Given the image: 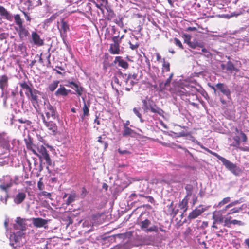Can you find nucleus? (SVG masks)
<instances>
[{"instance_id": "nucleus-63", "label": "nucleus", "mask_w": 249, "mask_h": 249, "mask_svg": "<svg viewBox=\"0 0 249 249\" xmlns=\"http://www.w3.org/2000/svg\"><path fill=\"white\" fill-rule=\"evenodd\" d=\"M230 222H231V221L230 220V218H229L228 217L226 218L224 220L225 225L231 224Z\"/></svg>"}, {"instance_id": "nucleus-18", "label": "nucleus", "mask_w": 249, "mask_h": 249, "mask_svg": "<svg viewBox=\"0 0 249 249\" xmlns=\"http://www.w3.org/2000/svg\"><path fill=\"white\" fill-rule=\"evenodd\" d=\"M0 14L1 16L9 21H12L13 16L10 14L3 6H0Z\"/></svg>"}, {"instance_id": "nucleus-36", "label": "nucleus", "mask_w": 249, "mask_h": 249, "mask_svg": "<svg viewBox=\"0 0 249 249\" xmlns=\"http://www.w3.org/2000/svg\"><path fill=\"white\" fill-rule=\"evenodd\" d=\"M226 69L227 71H237V69L235 68L233 64L230 61L227 62Z\"/></svg>"}, {"instance_id": "nucleus-30", "label": "nucleus", "mask_w": 249, "mask_h": 249, "mask_svg": "<svg viewBox=\"0 0 249 249\" xmlns=\"http://www.w3.org/2000/svg\"><path fill=\"white\" fill-rule=\"evenodd\" d=\"M187 43L190 47L193 49H195L197 47H199L200 48H202L203 47V45L202 43L198 42L197 41H188Z\"/></svg>"}, {"instance_id": "nucleus-53", "label": "nucleus", "mask_w": 249, "mask_h": 249, "mask_svg": "<svg viewBox=\"0 0 249 249\" xmlns=\"http://www.w3.org/2000/svg\"><path fill=\"white\" fill-rule=\"evenodd\" d=\"M18 121L20 123H27L28 124H30L31 123V122L30 121L26 119L23 120L22 119H19L18 120Z\"/></svg>"}, {"instance_id": "nucleus-22", "label": "nucleus", "mask_w": 249, "mask_h": 249, "mask_svg": "<svg viewBox=\"0 0 249 249\" xmlns=\"http://www.w3.org/2000/svg\"><path fill=\"white\" fill-rule=\"evenodd\" d=\"M117 75L120 79H122L124 81L126 85L129 84L130 75H128V74L123 73L121 71H117Z\"/></svg>"}, {"instance_id": "nucleus-28", "label": "nucleus", "mask_w": 249, "mask_h": 249, "mask_svg": "<svg viewBox=\"0 0 249 249\" xmlns=\"http://www.w3.org/2000/svg\"><path fill=\"white\" fill-rule=\"evenodd\" d=\"M25 143H26V147H27V149L32 151V152L34 154H37V152L34 148V145L33 144L31 140V139H29V140L25 139Z\"/></svg>"}, {"instance_id": "nucleus-35", "label": "nucleus", "mask_w": 249, "mask_h": 249, "mask_svg": "<svg viewBox=\"0 0 249 249\" xmlns=\"http://www.w3.org/2000/svg\"><path fill=\"white\" fill-rule=\"evenodd\" d=\"M163 64H162V69L163 71H170V63L168 62H166L164 58H163Z\"/></svg>"}, {"instance_id": "nucleus-57", "label": "nucleus", "mask_w": 249, "mask_h": 249, "mask_svg": "<svg viewBox=\"0 0 249 249\" xmlns=\"http://www.w3.org/2000/svg\"><path fill=\"white\" fill-rule=\"evenodd\" d=\"M137 83V81H134V80H133V79H130V80H129V84H128V85H127V86H131V87H133V86H134L135 84H136Z\"/></svg>"}, {"instance_id": "nucleus-5", "label": "nucleus", "mask_w": 249, "mask_h": 249, "mask_svg": "<svg viewBox=\"0 0 249 249\" xmlns=\"http://www.w3.org/2000/svg\"><path fill=\"white\" fill-rule=\"evenodd\" d=\"M57 28L64 42L66 44L65 39L67 36V32L69 30V25L64 19H61L60 22H57Z\"/></svg>"}, {"instance_id": "nucleus-55", "label": "nucleus", "mask_w": 249, "mask_h": 249, "mask_svg": "<svg viewBox=\"0 0 249 249\" xmlns=\"http://www.w3.org/2000/svg\"><path fill=\"white\" fill-rule=\"evenodd\" d=\"M129 45H130V48L132 49V50H135L136 49H137L138 46H139V45L136 44H133L131 43V42H129Z\"/></svg>"}, {"instance_id": "nucleus-9", "label": "nucleus", "mask_w": 249, "mask_h": 249, "mask_svg": "<svg viewBox=\"0 0 249 249\" xmlns=\"http://www.w3.org/2000/svg\"><path fill=\"white\" fill-rule=\"evenodd\" d=\"M205 211V210L203 208L202 205H199L189 213L188 219L189 220L194 219L200 215Z\"/></svg>"}, {"instance_id": "nucleus-12", "label": "nucleus", "mask_w": 249, "mask_h": 249, "mask_svg": "<svg viewBox=\"0 0 249 249\" xmlns=\"http://www.w3.org/2000/svg\"><path fill=\"white\" fill-rule=\"evenodd\" d=\"M33 225L37 228L47 227L48 220L41 218H33L32 219Z\"/></svg>"}, {"instance_id": "nucleus-7", "label": "nucleus", "mask_w": 249, "mask_h": 249, "mask_svg": "<svg viewBox=\"0 0 249 249\" xmlns=\"http://www.w3.org/2000/svg\"><path fill=\"white\" fill-rule=\"evenodd\" d=\"M12 185L13 181L9 176H3L0 179V189L4 192H8Z\"/></svg>"}, {"instance_id": "nucleus-62", "label": "nucleus", "mask_w": 249, "mask_h": 249, "mask_svg": "<svg viewBox=\"0 0 249 249\" xmlns=\"http://www.w3.org/2000/svg\"><path fill=\"white\" fill-rule=\"evenodd\" d=\"M42 194L43 196H46L48 198H50L51 196V194L50 193L47 192L46 191H43Z\"/></svg>"}, {"instance_id": "nucleus-1", "label": "nucleus", "mask_w": 249, "mask_h": 249, "mask_svg": "<svg viewBox=\"0 0 249 249\" xmlns=\"http://www.w3.org/2000/svg\"><path fill=\"white\" fill-rule=\"evenodd\" d=\"M208 151H209L210 153H211L214 156L216 157L219 160H220L223 164L225 166V167L231 173H232L234 175H238L239 174V168L235 164L232 163L225 158L220 156L216 153L212 152L209 150H208Z\"/></svg>"}, {"instance_id": "nucleus-15", "label": "nucleus", "mask_w": 249, "mask_h": 249, "mask_svg": "<svg viewBox=\"0 0 249 249\" xmlns=\"http://www.w3.org/2000/svg\"><path fill=\"white\" fill-rule=\"evenodd\" d=\"M32 39L34 43L37 46H42L44 44L43 40L40 38L39 36L36 32H32Z\"/></svg>"}, {"instance_id": "nucleus-24", "label": "nucleus", "mask_w": 249, "mask_h": 249, "mask_svg": "<svg viewBox=\"0 0 249 249\" xmlns=\"http://www.w3.org/2000/svg\"><path fill=\"white\" fill-rule=\"evenodd\" d=\"M136 134L135 131L128 127H124L122 135L124 137H134Z\"/></svg>"}, {"instance_id": "nucleus-40", "label": "nucleus", "mask_w": 249, "mask_h": 249, "mask_svg": "<svg viewBox=\"0 0 249 249\" xmlns=\"http://www.w3.org/2000/svg\"><path fill=\"white\" fill-rule=\"evenodd\" d=\"M185 189L186 190V196L185 197L187 198V196H190L192 194V187L190 185H187L185 186Z\"/></svg>"}, {"instance_id": "nucleus-54", "label": "nucleus", "mask_w": 249, "mask_h": 249, "mask_svg": "<svg viewBox=\"0 0 249 249\" xmlns=\"http://www.w3.org/2000/svg\"><path fill=\"white\" fill-rule=\"evenodd\" d=\"M91 1L93 3H94V4L95 5V6L97 8H98V9H99L101 11H103V8L101 7V6L102 5V4H99L97 3H96L94 0H92Z\"/></svg>"}, {"instance_id": "nucleus-6", "label": "nucleus", "mask_w": 249, "mask_h": 249, "mask_svg": "<svg viewBox=\"0 0 249 249\" xmlns=\"http://www.w3.org/2000/svg\"><path fill=\"white\" fill-rule=\"evenodd\" d=\"M42 121L45 125L50 131V134L54 135L57 132V126L55 123L52 120H46L45 116L41 114Z\"/></svg>"}, {"instance_id": "nucleus-26", "label": "nucleus", "mask_w": 249, "mask_h": 249, "mask_svg": "<svg viewBox=\"0 0 249 249\" xmlns=\"http://www.w3.org/2000/svg\"><path fill=\"white\" fill-rule=\"evenodd\" d=\"M78 198V196L75 193H71L69 195V196L67 200L65 201V204L67 205H69L71 203L73 202Z\"/></svg>"}, {"instance_id": "nucleus-2", "label": "nucleus", "mask_w": 249, "mask_h": 249, "mask_svg": "<svg viewBox=\"0 0 249 249\" xmlns=\"http://www.w3.org/2000/svg\"><path fill=\"white\" fill-rule=\"evenodd\" d=\"M37 154H36L39 159L40 161L44 159L47 164L50 166H53L54 164L50 158V156L46 148L42 145H38L37 147Z\"/></svg>"}, {"instance_id": "nucleus-42", "label": "nucleus", "mask_w": 249, "mask_h": 249, "mask_svg": "<svg viewBox=\"0 0 249 249\" xmlns=\"http://www.w3.org/2000/svg\"><path fill=\"white\" fill-rule=\"evenodd\" d=\"M233 140L235 142V143L233 144V146L239 148L240 147V138L239 136H235L233 138Z\"/></svg>"}, {"instance_id": "nucleus-4", "label": "nucleus", "mask_w": 249, "mask_h": 249, "mask_svg": "<svg viewBox=\"0 0 249 249\" xmlns=\"http://www.w3.org/2000/svg\"><path fill=\"white\" fill-rule=\"evenodd\" d=\"M151 224V222L150 220L148 219H145L143 221H142L139 222V225H140L141 229L144 231L145 232H157L158 231V228L156 225H153L150 226H149Z\"/></svg>"}, {"instance_id": "nucleus-27", "label": "nucleus", "mask_w": 249, "mask_h": 249, "mask_svg": "<svg viewBox=\"0 0 249 249\" xmlns=\"http://www.w3.org/2000/svg\"><path fill=\"white\" fill-rule=\"evenodd\" d=\"M247 207V205L246 204H243L240 207H234L233 208L231 209L229 212L227 213V215L232 214L234 213H238L240 211L243 210Z\"/></svg>"}, {"instance_id": "nucleus-49", "label": "nucleus", "mask_w": 249, "mask_h": 249, "mask_svg": "<svg viewBox=\"0 0 249 249\" xmlns=\"http://www.w3.org/2000/svg\"><path fill=\"white\" fill-rule=\"evenodd\" d=\"M118 152L121 155L131 154V152L129 151H127L126 150H122L120 148L118 149Z\"/></svg>"}, {"instance_id": "nucleus-56", "label": "nucleus", "mask_w": 249, "mask_h": 249, "mask_svg": "<svg viewBox=\"0 0 249 249\" xmlns=\"http://www.w3.org/2000/svg\"><path fill=\"white\" fill-rule=\"evenodd\" d=\"M201 48H202V50H201L202 52L206 53V56L207 57H209V56L210 55V52H209L206 48H204V46Z\"/></svg>"}, {"instance_id": "nucleus-32", "label": "nucleus", "mask_w": 249, "mask_h": 249, "mask_svg": "<svg viewBox=\"0 0 249 249\" xmlns=\"http://www.w3.org/2000/svg\"><path fill=\"white\" fill-rule=\"evenodd\" d=\"M16 223L20 227V230H23L25 228V224L24 220L20 217H17L16 219Z\"/></svg>"}, {"instance_id": "nucleus-64", "label": "nucleus", "mask_w": 249, "mask_h": 249, "mask_svg": "<svg viewBox=\"0 0 249 249\" xmlns=\"http://www.w3.org/2000/svg\"><path fill=\"white\" fill-rule=\"evenodd\" d=\"M223 200L225 202V204H227L228 203L230 202L231 198L229 197H227L224 198L223 199Z\"/></svg>"}, {"instance_id": "nucleus-43", "label": "nucleus", "mask_w": 249, "mask_h": 249, "mask_svg": "<svg viewBox=\"0 0 249 249\" xmlns=\"http://www.w3.org/2000/svg\"><path fill=\"white\" fill-rule=\"evenodd\" d=\"M120 78L118 77V75L117 74L116 76H114L112 78V80L114 81L115 83L118 85L119 86H121L122 85V83L121 82H120L119 79Z\"/></svg>"}, {"instance_id": "nucleus-17", "label": "nucleus", "mask_w": 249, "mask_h": 249, "mask_svg": "<svg viewBox=\"0 0 249 249\" xmlns=\"http://www.w3.org/2000/svg\"><path fill=\"white\" fill-rule=\"evenodd\" d=\"M69 86L75 90L78 96H81L83 91V88L73 81L69 82Z\"/></svg>"}, {"instance_id": "nucleus-20", "label": "nucleus", "mask_w": 249, "mask_h": 249, "mask_svg": "<svg viewBox=\"0 0 249 249\" xmlns=\"http://www.w3.org/2000/svg\"><path fill=\"white\" fill-rule=\"evenodd\" d=\"M89 107H90V103L88 102L87 103H86L85 102V101H84V106L82 108L83 114L81 116V119L82 121H84V118L85 116H88L89 115Z\"/></svg>"}, {"instance_id": "nucleus-33", "label": "nucleus", "mask_w": 249, "mask_h": 249, "mask_svg": "<svg viewBox=\"0 0 249 249\" xmlns=\"http://www.w3.org/2000/svg\"><path fill=\"white\" fill-rule=\"evenodd\" d=\"M14 19L16 24L18 26V27L23 26L22 20L20 18L19 15L17 14L14 16Z\"/></svg>"}, {"instance_id": "nucleus-29", "label": "nucleus", "mask_w": 249, "mask_h": 249, "mask_svg": "<svg viewBox=\"0 0 249 249\" xmlns=\"http://www.w3.org/2000/svg\"><path fill=\"white\" fill-rule=\"evenodd\" d=\"M59 81L54 80L50 83L48 86V89L49 91L51 92L54 91L58 87Z\"/></svg>"}, {"instance_id": "nucleus-50", "label": "nucleus", "mask_w": 249, "mask_h": 249, "mask_svg": "<svg viewBox=\"0 0 249 249\" xmlns=\"http://www.w3.org/2000/svg\"><path fill=\"white\" fill-rule=\"evenodd\" d=\"M128 75H130V79H133L134 80V81H137L138 82V79H137V74L136 73H133V74H131V73H129L128 74Z\"/></svg>"}, {"instance_id": "nucleus-59", "label": "nucleus", "mask_w": 249, "mask_h": 249, "mask_svg": "<svg viewBox=\"0 0 249 249\" xmlns=\"http://www.w3.org/2000/svg\"><path fill=\"white\" fill-rule=\"evenodd\" d=\"M145 198L147 200V201L152 203L154 201V198L150 196H145Z\"/></svg>"}, {"instance_id": "nucleus-41", "label": "nucleus", "mask_w": 249, "mask_h": 249, "mask_svg": "<svg viewBox=\"0 0 249 249\" xmlns=\"http://www.w3.org/2000/svg\"><path fill=\"white\" fill-rule=\"evenodd\" d=\"M8 198V192H5L4 196H1L0 197V201L4 203V204H6Z\"/></svg>"}, {"instance_id": "nucleus-47", "label": "nucleus", "mask_w": 249, "mask_h": 249, "mask_svg": "<svg viewBox=\"0 0 249 249\" xmlns=\"http://www.w3.org/2000/svg\"><path fill=\"white\" fill-rule=\"evenodd\" d=\"M112 41L114 42V44H119L121 42V40H119V36L117 35L114 36L112 37Z\"/></svg>"}, {"instance_id": "nucleus-11", "label": "nucleus", "mask_w": 249, "mask_h": 249, "mask_svg": "<svg viewBox=\"0 0 249 249\" xmlns=\"http://www.w3.org/2000/svg\"><path fill=\"white\" fill-rule=\"evenodd\" d=\"M215 87L226 96L228 99L231 100V91L227 86L223 83H219L217 84Z\"/></svg>"}, {"instance_id": "nucleus-60", "label": "nucleus", "mask_w": 249, "mask_h": 249, "mask_svg": "<svg viewBox=\"0 0 249 249\" xmlns=\"http://www.w3.org/2000/svg\"><path fill=\"white\" fill-rule=\"evenodd\" d=\"M87 194V190L85 188H83L82 189V192H81V196L82 197H84Z\"/></svg>"}, {"instance_id": "nucleus-14", "label": "nucleus", "mask_w": 249, "mask_h": 249, "mask_svg": "<svg viewBox=\"0 0 249 249\" xmlns=\"http://www.w3.org/2000/svg\"><path fill=\"white\" fill-rule=\"evenodd\" d=\"M26 197V194L23 192H18L14 198V202L15 204L18 205L24 201Z\"/></svg>"}, {"instance_id": "nucleus-34", "label": "nucleus", "mask_w": 249, "mask_h": 249, "mask_svg": "<svg viewBox=\"0 0 249 249\" xmlns=\"http://www.w3.org/2000/svg\"><path fill=\"white\" fill-rule=\"evenodd\" d=\"M140 110H141V108L140 107H139V108L134 107L133 109V112L140 119L141 122L143 123L144 122V120L142 119V114L140 112Z\"/></svg>"}, {"instance_id": "nucleus-8", "label": "nucleus", "mask_w": 249, "mask_h": 249, "mask_svg": "<svg viewBox=\"0 0 249 249\" xmlns=\"http://www.w3.org/2000/svg\"><path fill=\"white\" fill-rule=\"evenodd\" d=\"M39 93V92L36 89L30 90V92L29 93L28 92H25L26 95L30 99L34 107H35L36 105H38V96L37 94Z\"/></svg>"}, {"instance_id": "nucleus-10", "label": "nucleus", "mask_w": 249, "mask_h": 249, "mask_svg": "<svg viewBox=\"0 0 249 249\" xmlns=\"http://www.w3.org/2000/svg\"><path fill=\"white\" fill-rule=\"evenodd\" d=\"M227 210H225V208L219 211L214 212L213 213V218L214 220V224L216 223H222L223 221L224 218L222 215L223 213H225Z\"/></svg>"}, {"instance_id": "nucleus-16", "label": "nucleus", "mask_w": 249, "mask_h": 249, "mask_svg": "<svg viewBox=\"0 0 249 249\" xmlns=\"http://www.w3.org/2000/svg\"><path fill=\"white\" fill-rule=\"evenodd\" d=\"M114 63L115 64L118 63L119 66L124 69H128L129 67L128 63L126 61L122 59L121 56H116L114 61Z\"/></svg>"}, {"instance_id": "nucleus-3", "label": "nucleus", "mask_w": 249, "mask_h": 249, "mask_svg": "<svg viewBox=\"0 0 249 249\" xmlns=\"http://www.w3.org/2000/svg\"><path fill=\"white\" fill-rule=\"evenodd\" d=\"M45 114L46 120H55L58 119V114L55 107H53L50 103L46 105L45 107Z\"/></svg>"}, {"instance_id": "nucleus-38", "label": "nucleus", "mask_w": 249, "mask_h": 249, "mask_svg": "<svg viewBox=\"0 0 249 249\" xmlns=\"http://www.w3.org/2000/svg\"><path fill=\"white\" fill-rule=\"evenodd\" d=\"M20 86L22 89H26L27 91L26 92H28V93L30 92V90H32L25 82L21 83Z\"/></svg>"}, {"instance_id": "nucleus-45", "label": "nucleus", "mask_w": 249, "mask_h": 249, "mask_svg": "<svg viewBox=\"0 0 249 249\" xmlns=\"http://www.w3.org/2000/svg\"><path fill=\"white\" fill-rule=\"evenodd\" d=\"M42 178H40V180L37 183V187L39 190H42L44 188V184L42 181Z\"/></svg>"}, {"instance_id": "nucleus-31", "label": "nucleus", "mask_w": 249, "mask_h": 249, "mask_svg": "<svg viewBox=\"0 0 249 249\" xmlns=\"http://www.w3.org/2000/svg\"><path fill=\"white\" fill-rule=\"evenodd\" d=\"M188 199L185 197L182 199L181 202L179 203V206L181 209L183 210V212H185L187 210L188 208Z\"/></svg>"}, {"instance_id": "nucleus-58", "label": "nucleus", "mask_w": 249, "mask_h": 249, "mask_svg": "<svg viewBox=\"0 0 249 249\" xmlns=\"http://www.w3.org/2000/svg\"><path fill=\"white\" fill-rule=\"evenodd\" d=\"M5 136V133H0V143L2 142L6 139Z\"/></svg>"}, {"instance_id": "nucleus-52", "label": "nucleus", "mask_w": 249, "mask_h": 249, "mask_svg": "<svg viewBox=\"0 0 249 249\" xmlns=\"http://www.w3.org/2000/svg\"><path fill=\"white\" fill-rule=\"evenodd\" d=\"M142 103L145 110H147L149 109V105L148 106L147 101L145 100H143L142 101Z\"/></svg>"}, {"instance_id": "nucleus-25", "label": "nucleus", "mask_w": 249, "mask_h": 249, "mask_svg": "<svg viewBox=\"0 0 249 249\" xmlns=\"http://www.w3.org/2000/svg\"><path fill=\"white\" fill-rule=\"evenodd\" d=\"M120 52V45L119 44H111L110 47V52L111 54H119Z\"/></svg>"}, {"instance_id": "nucleus-23", "label": "nucleus", "mask_w": 249, "mask_h": 249, "mask_svg": "<svg viewBox=\"0 0 249 249\" xmlns=\"http://www.w3.org/2000/svg\"><path fill=\"white\" fill-rule=\"evenodd\" d=\"M149 109H150L152 112L158 113L161 116H163V110L158 107L156 105H149Z\"/></svg>"}, {"instance_id": "nucleus-44", "label": "nucleus", "mask_w": 249, "mask_h": 249, "mask_svg": "<svg viewBox=\"0 0 249 249\" xmlns=\"http://www.w3.org/2000/svg\"><path fill=\"white\" fill-rule=\"evenodd\" d=\"M174 42H175V44L177 46H178L180 48H181L182 49H183V46L182 45V43L177 38H175Z\"/></svg>"}, {"instance_id": "nucleus-61", "label": "nucleus", "mask_w": 249, "mask_h": 249, "mask_svg": "<svg viewBox=\"0 0 249 249\" xmlns=\"http://www.w3.org/2000/svg\"><path fill=\"white\" fill-rule=\"evenodd\" d=\"M178 212V210H175L174 209H172V213H171V215L173 216V217H175Z\"/></svg>"}, {"instance_id": "nucleus-19", "label": "nucleus", "mask_w": 249, "mask_h": 249, "mask_svg": "<svg viewBox=\"0 0 249 249\" xmlns=\"http://www.w3.org/2000/svg\"><path fill=\"white\" fill-rule=\"evenodd\" d=\"M18 33L20 38L22 40L25 39L27 36L29 35V32L28 30L23 26L19 27Z\"/></svg>"}, {"instance_id": "nucleus-39", "label": "nucleus", "mask_w": 249, "mask_h": 249, "mask_svg": "<svg viewBox=\"0 0 249 249\" xmlns=\"http://www.w3.org/2000/svg\"><path fill=\"white\" fill-rule=\"evenodd\" d=\"M3 147L6 149H9L10 147L9 142L7 139H5L2 142H0Z\"/></svg>"}, {"instance_id": "nucleus-21", "label": "nucleus", "mask_w": 249, "mask_h": 249, "mask_svg": "<svg viewBox=\"0 0 249 249\" xmlns=\"http://www.w3.org/2000/svg\"><path fill=\"white\" fill-rule=\"evenodd\" d=\"M8 77L5 75L0 76V88L2 90L6 89L8 87Z\"/></svg>"}, {"instance_id": "nucleus-48", "label": "nucleus", "mask_w": 249, "mask_h": 249, "mask_svg": "<svg viewBox=\"0 0 249 249\" xmlns=\"http://www.w3.org/2000/svg\"><path fill=\"white\" fill-rule=\"evenodd\" d=\"M187 92L188 91H187L186 89H185L184 88H182L180 90L178 91V94L179 95L181 96L186 94L187 93Z\"/></svg>"}, {"instance_id": "nucleus-13", "label": "nucleus", "mask_w": 249, "mask_h": 249, "mask_svg": "<svg viewBox=\"0 0 249 249\" xmlns=\"http://www.w3.org/2000/svg\"><path fill=\"white\" fill-rule=\"evenodd\" d=\"M71 92V90H68L63 85H60L59 88L55 92L54 94L57 97L61 96L66 97Z\"/></svg>"}, {"instance_id": "nucleus-51", "label": "nucleus", "mask_w": 249, "mask_h": 249, "mask_svg": "<svg viewBox=\"0 0 249 249\" xmlns=\"http://www.w3.org/2000/svg\"><path fill=\"white\" fill-rule=\"evenodd\" d=\"M240 134L242 136V140L243 142H246L247 141V137L245 133L242 131H240Z\"/></svg>"}, {"instance_id": "nucleus-37", "label": "nucleus", "mask_w": 249, "mask_h": 249, "mask_svg": "<svg viewBox=\"0 0 249 249\" xmlns=\"http://www.w3.org/2000/svg\"><path fill=\"white\" fill-rule=\"evenodd\" d=\"M241 203L240 200H236L235 201H233L232 202L230 203L228 205H226L225 208V210H227L228 209L231 208L238 204H239Z\"/></svg>"}, {"instance_id": "nucleus-46", "label": "nucleus", "mask_w": 249, "mask_h": 249, "mask_svg": "<svg viewBox=\"0 0 249 249\" xmlns=\"http://www.w3.org/2000/svg\"><path fill=\"white\" fill-rule=\"evenodd\" d=\"M230 224H232L234 225H243V223L241 221L237 220H232L230 222Z\"/></svg>"}]
</instances>
